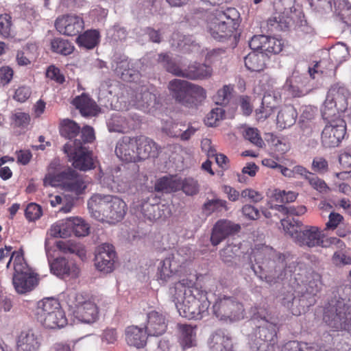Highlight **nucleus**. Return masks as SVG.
Masks as SVG:
<instances>
[{
    "label": "nucleus",
    "mask_w": 351,
    "mask_h": 351,
    "mask_svg": "<svg viewBox=\"0 0 351 351\" xmlns=\"http://www.w3.org/2000/svg\"><path fill=\"white\" fill-rule=\"evenodd\" d=\"M192 280L182 279L171 291L172 300L183 317L201 319L208 314L210 306L206 293L193 286Z\"/></svg>",
    "instance_id": "obj_1"
},
{
    "label": "nucleus",
    "mask_w": 351,
    "mask_h": 351,
    "mask_svg": "<svg viewBox=\"0 0 351 351\" xmlns=\"http://www.w3.org/2000/svg\"><path fill=\"white\" fill-rule=\"evenodd\" d=\"M88 208L96 219L115 223L124 217L127 205L117 196L95 194L88 201Z\"/></svg>",
    "instance_id": "obj_2"
},
{
    "label": "nucleus",
    "mask_w": 351,
    "mask_h": 351,
    "mask_svg": "<svg viewBox=\"0 0 351 351\" xmlns=\"http://www.w3.org/2000/svg\"><path fill=\"white\" fill-rule=\"evenodd\" d=\"M254 256L260 270L258 277L261 280L271 284L285 276L287 263L285 256L273 248L263 246L254 252Z\"/></svg>",
    "instance_id": "obj_3"
},
{
    "label": "nucleus",
    "mask_w": 351,
    "mask_h": 351,
    "mask_svg": "<svg viewBox=\"0 0 351 351\" xmlns=\"http://www.w3.org/2000/svg\"><path fill=\"white\" fill-rule=\"evenodd\" d=\"M239 13L234 8L216 10L207 17V27L212 37L221 42L231 38L236 40Z\"/></svg>",
    "instance_id": "obj_4"
},
{
    "label": "nucleus",
    "mask_w": 351,
    "mask_h": 351,
    "mask_svg": "<svg viewBox=\"0 0 351 351\" xmlns=\"http://www.w3.org/2000/svg\"><path fill=\"white\" fill-rule=\"evenodd\" d=\"M57 165L58 163L56 161L50 163L48 173L43 179L44 186H60L64 191L71 192L75 195L82 194L86 188V184L82 177L70 167L54 174V170Z\"/></svg>",
    "instance_id": "obj_5"
},
{
    "label": "nucleus",
    "mask_w": 351,
    "mask_h": 351,
    "mask_svg": "<svg viewBox=\"0 0 351 351\" xmlns=\"http://www.w3.org/2000/svg\"><path fill=\"white\" fill-rule=\"evenodd\" d=\"M324 320L334 330L351 332V305L342 299L331 300L325 308Z\"/></svg>",
    "instance_id": "obj_6"
},
{
    "label": "nucleus",
    "mask_w": 351,
    "mask_h": 351,
    "mask_svg": "<svg viewBox=\"0 0 351 351\" xmlns=\"http://www.w3.org/2000/svg\"><path fill=\"white\" fill-rule=\"evenodd\" d=\"M14 259V272L12 277V283L17 293L23 294L32 291L36 285V277L29 271L27 264L24 261L23 251L12 252L6 267L8 268L12 260Z\"/></svg>",
    "instance_id": "obj_7"
},
{
    "label": "nucleus",
    "mask_w": 351,
    "mask_h": 351,
    "mask_svg": "<svg viewBox=\"0 0 351 351\" xmlns=\"http://www.w3.org/2000/svg\"><path fill=\"white\" fill-rule=\"evenodd\" d=\"M36 316L38 320L48 328H62L67 323L60 303L53 298H45L38 302Z\"/></svg>",
    "instance_id": "obj_8"
},
{
    "label": "nucleus",
    "mask_w": 351,
    "mask_h": 351,
    "mask_svg": "<svg viewBox=\"0 0 351 351\" xmlns=\"http://www.w3.org/2000/svg\"><path fill=\"white\" fill-rule=\"evenodd\" d=\"M348 90L343 86L334 84L329 89L322 109L324 119L339 117V114L344 112L348 106Z\"/></svg>",
    "instance_id": "obj_9"
},
{
    "label": "nucleus",
    "mask_w": 351,
    "mask_h": 351,
    "mask_svg": "<svg viewBox=\"0 0 351 351\" xmlns=\"http://www.w3.org/2000/svg\"><path fill=\"white\" fill-rule=\"evenodd\" d=\"M213 315L220 321L232 323L243 318V306L234 298H217L212 307Z\"/></svg>",
    "instance_id": "obj_10"
},
{
    "label": "nucleus",
    "mask_w": 351,
    "mask_h": 351,
    "mask_svg": "<svg viewBox=\"0 0 351 351\" xmlns=\"http://www.w3.org/2000/svg\"><path fill=\"white\" fill-rule=\"evenodd\" d=\"M275 13L267 20L268 29L273 32L286 30L294 21L295 9L293 0H278L274 3Z\"/></svg>",
    "instance_id": "obj_11"
},
{
    "label": "nucleus",
    "mask_w": 351,
    "mask_h": 351,
    "mask_svg": "<svg viewBox=\"0 0 351 351\" xmlns=\"http://www.w3.org/2000/svg\"><path fill=\"white\" fill-rule=\"evenodd\" d=\"M192 258V252L189 247L184 246L172 251L158 268L160 279L166 280L172 274L179 272L182 266Z\"/></svg>",
    "instance_id": "obj_12"
},
{
    "label": "nucleus",
    "mask_w": 351,
    "mask_h": 351,
    "mask_svg": "<svg viewBox=\"0 0 351 351\" xmlns=\"http://www.w3.org/2000/svg\"><path fill=\"white\" fill-rule=\"evenodd\" d=\"M63 150L69 157L72 158L73 166L81 171H87L93 167L91 152L81 142V139L68 142L63 147Z\"/></svg>",
    "instance_id": "obj_13"
},
{
    "label": "nucleus",
    "mask_w": 351,
    "mask_h": 351,
    "mask_svg": "<svg viewBox=\"0 0 351 351\" xmlns=\"http://www.w3.org/2000/svg\"><path fill=\"white\" fill-rule=\"evenodd\" d=\"M328 121L322 133V143L326 147H337L346 134V125L339 117L326 119Z\"/></svg>",
    "instance_id": "obj_14"
},
{
    "label": "nucleus",
    "mask_w": 351,
    "mask_h": 351,
    "mask_svg": "<svg viewBox=\"0 0 351 351\" xmlns=\"http://www.w3.org/2000/svg\"><path fill=\"white\" fill-rule=\"evenodd\" d=\"M60 132L62 136L69 140V142L81 139V142L86 144L92 142L95 138L94 131L91 127L85 126L80 130L77 123L70 119L62 121Z\"/></svg>",
    "instance_id": "obj_15"
},
{
    "label": "nucleus",
    "mask_w": 351,
    "mask_h": 351,
    "mask_svg": "<svg viewBox=\"0 0 351 351\" xmlns=\"http://www.w3.org/2000/svg\"><path fill=\"white\" fill-rule=\"evenodd\" d=\"M323 231L317 226H302L297 233L294 241L300 246L314 247H327L324 241Z\"/></svg>",
    "instance_id": "obj_16"
},
{
    "label": "nucleus",
    "mask_w": 351,
    "mask_h": 351,
    "mask_svg": "<svg viewBox=\"0 0 351 351\" xmlns=\"http://www.w3.org/2000/svg\"><path fill=\"white\" fill-rule=\"evenodd\" d=\"M116 252L114 247L108 243H103L95 250V265L104 273L108 274L114 269Z\"/></svg>",
    "instance_id": "obj_17"
},
{
    "label": "nucleus",
    "mask_w": 351,
    "mask_h": 351,
    "mask_svg": "<svg viewBox=\"0 0 351 351\" xmlns=\"http://www.w3.org/2000/svg\"><path fill=\"white\" fill-rule=\"evenodd\" d=\"M89 227L80 218H69L62 222L59 226L54 227V237L66 238L73 232L77 237H84L88 234Z\"/></svg>",
    "instance_id": "obj_18"
},
{
    "label": "nucleus",
    "mask_w": 351,
    "mask_h": 351,
    "mask_svg": "<svg viewBox=\"0 0 351 351\" xmlns=\"http://www.w3.org/2000/svg\"><path fill=\"white\" fill-rule=\"evenodd\" d=\"M240 230L241 226L239 224L226 219L219 220L212 229L210 242L213 245L216 246L227 237L238 233Z\"/></svg>",
    "instance_id": "obj_19"
},
{
    "label": "nucleus",
    "mask_w": 351,
    "mask_h": 351,
    "mask_svg": "<svg viewBox=\"0 0 351 351\" xmlns=\"http://www.w3.org/2000/svg\"><path fill=\"white\" fill-rule=\"evenodd\" d=\"M55 27L60 34L73 36L83 30L84 21L78 16L63 15L56 20Z\"/></svg>",
    "instance_id": "obj_20"
},
{
    "label": "nucleus",
    "mask_w": 351,
    "mask_h": 351,
    "mask_svg": "<svg viewBox=\"0 0 351 351\" xmlns=\"http://www.w3.org/2000/svg\"><path fill=\"white\" fill-rule=\"evenodd\" d=\"M154 92V88H149L147 86L138 87L132 99L133 105L142 110L154 108L158 104L157 96Z\"/></svg>",
    "instance_id": "obj_21"
},
{
    "label": "nucleus",
    "mask_w": 351,
    "mask_h": 351,
    "mask_svg": "<svg viewBox=\"0 0 351 351\" xmlns=\"http://www.w3.org/2000/svg\"><path fill=\"white\" fill-rule=\"evenodd\" d=\"M49 267L51 272L61 278H77L80 274L76 264L64 257H57L52 261H49Z\"/></svg>",
    "instance_id": "obj_22"
},
{
    "label": "nucleus",
    "mask_w": 351,
    "mask_h": 351,
    "mask_svg": "<svg viewBox=\"0 0 351 351\" xmlns=\"http://www.w3.org/2000/svg\"><path fill=\"white\" fill-rule=\"evenodd\" d=\"M136 137H123L117 144L115 154L121 160L136 162Z\"/></svg>",
    "instance_id": "obj_23"
},
{
    "label": "nucleus",
    "mask_w": 351,
    "mask_h": 351,
    "mask_svg": "<svg viewBox=\"0 0 351 351\" xmlns=\"http://www.w3.org/2000/svg\"><path fill=\"white\" fill-rule=\"evenodd\" d=\"M41 344L40 335L32 329L23 330L16 339L17 351H38Z\"/></svg>",
    "instance_id": "obj_24"
},
{
    "label": "nucleus",
    "mask_w": 351,
    "mask_h": 351,
    "mask_svg": "<svg viewBox=\"0 0 351 351\" xmlns=\"http://www.w3.org/2000/svg\"><path fill=\"white\" fill-rule=\"evenodd\" d=\"M167 87L176 101L186 107L190 82L186 80L174 79L169 82Z\"/></svg>",
    "instance_id": "obj_25"
},
{
    "label": "nucleus",
    "mask_w": 351,
    "mask_h": 351,
    "mask_svg": "<svg viewBox=\"0 0 351 351\" xmlns=\"http://www.w3.org/2000/svg\"><path fill=\"white\" fill-rule=\"evenodd\" d=\"M175 75L188 78L189 80H199L209 77L212 74V69L206 64H193L189 65L184 70H172Z\"/></svg>",
    "instance_id": "obj_26"
},
{
    "label": "nucleus",
    "mask_w": 351,
    "mask_h": 351,
    "mask_svg": "<svg viewBox=\"0 0 351 351\" xmlns=\"http://www.w3.org/2000/svg\"><path fill=\"white\" fill-rule=\"evenodd\" d=\"M167 329L166 317L162 313L152 311L147 314V324L145 331L148 335H162Z\"/></svg>",
    "instance_id": "obj_27"
},
{
    "label": "nucleus",
    "mask_w": 351,
    "mask_h": 351,
    "mask_svg": "<svg viewBox=\"0 0 351 351\" xmlns=\"http://www.w3.org/2000/svg\"><path fill=\"white\" fill-rule=\"evenodd\" d=\"M136 162L155 157L158 154L156 144L152 139L143 136L136 137Z\"/></svg>",
    "instance_id": "obj_28"
},
{
    "label": "nucleus",
    "mask_w": 351,
    "mask_h": 351,
    "mask_svg": "<svg viewBox=\"0 0 351 351\" xmlns=\"http://www.w3.org/2000/svg\"><path fill=\"white\" fill-rule=\"evenodd\" d=\"M259 325L255 332L251 335L250 339H261L263 341H274L276 339V325L269 322L265 317L258 320Z\"/></svg>",
    "instance_id": "obj_29"
},
{
    "label": "nucleus",
    "mask_w": 351,
    "mask_h": 351,
    "mask_svg": "<svg viewBox=\"0 0 351 351\" xmlns=\"http://www.w3.org/2000/svg\"><path fill=\"white\" fill-rule=\"evenodd\" d=\"M328 241L330 244L337 245L339 248L332 256L331 262L332 265L337 267L351 265V251L343 249L345 247L344 243L336 237H330Z\"/></svg>",
    "instance_id": "obj_30"
},
{
    "label": "nucleus",
    "mask_w": 351,
    "mask_h": 351,
    "mask_svg": "<svg viewBox=\"0 0 351 351\" xmlns=\"http://www.w3.org/2000/svg\"><path fill=\"white\" fill-rule=\"evenodd\" d=\"M280 300L282 305L294 315H300L305 311L306 306L304 299L302 296L300 298H296L291 291L282 293L280 296Z\"/></svg>",
    "instance_id": "obj_31"
},
{
    "label": "nucleus",
    "mask_w": 351,
    "mask_h": 351,
    "mask_svg": "<svg viewBox=\"0 0 351 351\" xmlns=\"http://www.w3.org/2000/svg\"><path fill=\"white\" fill-rule=\"evenodd\" d=\"M125 333L128 345L136 348H143L146 345L147 333L143 328L136 326H130L126 328Z\"/></svg>",
    "instance_id": "obj_32"
},
{
    "label": "nucleus",
    "mask_w": 351,
    "mask_h": 351,
    "mask_svg": "<svg viewBox=\"0 0 351 351\" xmlns=\"http://www.w3.org/2000/svg\"><path fill=\"white\" fill-rule=\"evenodd\" d=\"M77 318L82 322L91 324L98 317V309L96 304L91 301H85L78 305L75 311Z\"/></svg>",
    "instance_id": "obj_33"
},
{
    "label": "nucleus",
    "mask_w": 351,
    "mask_h": 351,
    "mask_svg": "<svg viewBox=\"0 0 351 351\" xmlns=\"http://www.w3.org/2000/svg\"><path fill=\"white\" fill-rule=\"evenodd\" d=\"M73 104L84 117L95 116L99 111L95 102L85 94L76 97L73 101Z\"/></svg>",
    "instance_id": "obj_34"
},
{
    "label": "nucleus",
    "mask_w": 351,
    "mask_h": 351,
    "mask_svg": "<svg viewBox=\"0 0 351 351\" xmlns=\"http://www.w3.org/2000/svg\"><path fill=\"white\" fill-rule=\"evenodd\" d=\"M209 346L211 351H232L233 345L230 337L222 330H217L210 338Z\"/></svg>",
    "instance_id": "obj_35"
},
{
    "label": "nucleus",
    "mask_w": 351,
    "mask_h": 351,
    "mask_svg": "<svg viewBox=\"0 0 351 351\" xmlns=\"http://www.w3.org/2000/svg\"><path fill=\"white\" fill-rule=\"evenodd\" d=\"M304 287L305 291L302 292V297L304 299L306 306H309L315 303L314 296L321 290L320 276L318 274H313Z\"/></svg>",
    "instance_id": "obj_36"
},
{
    "label": "nucleus",
    "mask_w": 351,
    "mask_h": 351,
    "mask_svg": "<svg viewBox=\"0 0 351 351\" xmlns=\"http://www.w3.org/2000/svg\"><path fill=\"white\" fill-rule=\"evenodd\" d=\"M297 117L298 113L293 106H285L278 113L276 119L277 127L280 130L291 127L295 124Z\"/></svg>",
    "instance_id": "obj_37"
},
{
    "label": "nucleus",
    "mask_w": 351,
    "mask_h": 351,
    "mask_svg": "<svg viewBox=\"0 0 351 351\" xmlns=\"http://www.w3.org/2000/svg\"><path fill=\"white\" fill-rule=\"evenodd\" d=\"M180 332V344L183 349L189 348L196 345V326L189 324H179Z\"/></svg>",
    "instance_id": "obj_38"
},
{
    "label": "nucleus",
    "mask_w": 351,
    "mask_h": 351,
    "mask_svg": "<svg viewBox=\"0 0 351 351\" xmlns=\"http://www.w3.org/2000/svg\"><path fill=\"white\" fill-rule=\"evenodd\" d=\"M206 97V91L203 87L190 82L186 107L193 108L197 106Z\"/></svg>",
    "instance_id": "obj_39"
},
{
    "label": "nucleus",
    "mask_w": 351,
    "mask_h": 351,
    "mask_svg": "<svg viewBox=\"0 0 351 351\" xmlns=\"http://www.w3.org/2000/svg\"><path fill=\"white\" fill-rule=\"evenodd\" d=\"M245 65L251 71L259 72L265 68V55L263 53H250L245 57Z\"/></svg>",
    "instance_id": "obj_40"
},
{
    "label": "nucleus",
    "mask_w": 351,
    "mask_h": 351,
    "mask_svg": "<svg viewBox=\"0 0 351 351\" xmlns=\"http://www.w3.org/2000/svg\"><path fill=\"white\" fill-rule=\"evenodd\" d=\"M99 40V33L97 30H88L77 38V43L86 49H91L97 46Z\"/></svg>",
    "instance_id": "obj_41"
},
{
    "label": "nucleus",
    "mask_w": 351,
    "mask_h": 351,
    "mask_svg": "<svg viewBox=\"0 0 351 351\" xmlns=\"http://www.w3.org/2000/svg\"><path fill=\"white\" fill-rule=\"evenodd\" d=\"M154 189L157 192L171 193L179 190L180 183L177 179L163 177L156 181Z\"/></svg>",
    "instance_id": "obj_42"
},
{
    "label": "nucleus",
    "mask_w": 351,
    "mask_h": 351,
    "mask_svg": "<svg viewBox=\"0 0 351 351\" xmlns=\"http://www.w3.org/2000/svg\"><path fill=\"white\" fill-rule=\"evenodd\" d=\"M278 104V96L272 92H267L265 93L262 99V107L260 109L259 113H265V115H261L258 119H265L276 107Z\"/></svg>",
    "instance_id": "obj_43"
},
{
    "label": "nucleus",
    "mask_w": 351,
    "mask_h": 351,
    "mask_svg": "<svg viewBox=\"0 0 351 351\" xmlns=\"http://www.w3.org/2000/svg\"><path fill=\"white\" fill-rule=\"evenodd\" d=\"M110 132L123 133L129 128L126 119L119 113H114L107 122Z\"/></svg>",
    "instance_id": "obj_44"
},
{
    "label": "nucleus",
    "mask_w": 351,
    "mask_h": 351,
    "mask_svg": "<svg viewBox=\"0 0 351 351\" xmlns=\"http://www.w3.org/2000/svg\"><path fill=\"white\" fill-rule=\"evenodd\" d=\"M51 48L53 51L64 56L70 55L74 49L71 43L61 38H56L52 40Z\"/></svg>",
    "instance_id": "obj_45"
},
{
    "label": "nucleus",
    "mask_w": 351,
    "mask_h": 351,
    "mask_svg": "<svg viewBox=\"0 0 351 351\" xmlns=\"http://www.w3.org/2000/svg\"><path fill=\"white\" fill-rule=\"evenodd\" d=\"M281 225L286 233L289 234L294 240L297 233L300 231L303 224L301 221L287 217V219H281Z\"/></svg>",
    "instance_id": "obj_46"
},
{
    "label": "nucleus",
    "mask_w": 351,
    "mask_h": 351,
    "mask_svg": "<svg viewBox=\"0 0 351 351\" xmlns=\"http://www.w3.org/2000/svg\"><path fill=\"white\" fill-rule=\"evenodd\" d=\"M240 251V246L237 244H228L220 252L221 260L226 264L232 265Z\"/></svg>",
    "instance_id": "obj_47"
},
{
    "label": "nucleus",
    "mask_w": 351,
    "mask_h": 351,
    "mask_svg": "<svg viewBox=\"0 0 351 351\" xmlns=\"http://www.w3.org/2000/svg\"><path fill=\"white\" fill-rule=\"evenodd\" d=\"M276 339L263 341L261 339H250V346L252 351H275Z\"/></svg>",
    "instance_id": "obj_48"
},
{
    "label": "nucleus",
    "mask_w": 351,
    "mask_h": 351,
    "mask_svg": "<svg viewBox=\"0 0 351 351\" xmlns=\"http://www.w3.org/2000/svg\"><path fill=\"white\" fill-rule=\"evenodd\" d=\"M107 36L114 41H123L126 39L128 32L124 27L116 24L108 29Z\"/></svg>",
    "instance_id": "obj_49"
},
{
    "label": "nucleus",
    "mask_w": 351,
    "mask_h": 351,
    "mask_svg": "<svg viewBox=\"0 0 351 351\" xmlns=\"http://www.w3.org/2000/svg\"><path fill=\"white\" fill-rule=\"evenodd\" d=\"M158 209V204H154L145 202L143 203L141 206V212L143 216L150 221L160 219Z\"/></svg>",
    "instance_id": "obj_50"
},
{
    "label": "nucleus",
    "mask_w": 351,
    "mask_h": 351,
    "mask_svg": "<svg viewBox=\"0 0 351 351\" xmlns=\"http://www.w3.org/2000/svg\"><path fill=\"white\" fill-rule=\"evenodd\" d=\"M245 139L249 141L251 143L258 147H263L265 145L263 140L261 137L258 130L254 128H247L243 132Z\"/></svg>",
    "instance_id": "obj_51"
},
{
    "label": "nucleus",
    "mask_w": 351,
    "mask_h": 351,
    "mask_svg": "<svg viewBox=\"0 0 351 351\" xmlns=\"http://www.w3.org/2000/svg\"><path fill=\"white\" fill-rule=\"evenodd\" d=\"M180 189L187 195H193L199 191L197 182L193 178H186L184 180H178Z\"/></svg>",
    "instance_id": "obj_52"
},
{
    "label": "nucleus",
    "mask_w": 351,
    "mask_h": 351,
    "mask_svg": "<svg viewBox=\"0 0 351 351\" xmlns=\"http://www.w3.org/2000/svg\"><path fill=\"white\" fill-rule=\"evenodd\" d=\"M267 40V36L265 35L254 36L249 42L250 47L254 51L261 50V53L264 51H269V47L265 46V42Z\"/></svg>",
    "instance_id": "obj_53"
},
{
    "label": "nucleus",
    "mask_w": 351,
    "mask_h": 351,
    "mask_svg": "<svg viewBox=\"0 0 351 351\" xmlns=\"http://www.w3.org/2000/svg\"><path fill=\"white\" fill-rule=\"evenodd\" d=\"M12 17L8 14L0 15V35L3 38H8L11 34Z\"/></svg>",
    "instance_id": "obj_54"
},
{
    "label": "nucleus",
    "mask_w": 351,
    "mask_h": 351,
    "mask_svg": "<svg viewBox=\"0 0 351 351\" xmlns=\"http://www.w3.org/2000/svg\"><path fill=\"white\" fill-rule=\"evenodd\" d=\"M204 208L209 213L215 211H221L222 209L228 210L226 201L220 199H213L208 200L204 204Z\"/></svg>",
    "instance_id": "obj_55"
},
{
    "label": "nucleus",
    "mask_w": 351,
    "mask_h": 351,
    "mask_svg": "<svg viewBox=\"0 0 351 351\" xmlns=\"http://www.w3.org/2000/svg\"><path fill=\"white\" fill-rule=\"evenodd\" d=\"M348 56V51L344 45L337 46L332 48L330 52V58L334 60L337 64L346 60Z\"/></svg>",
    "instance_id": "obj_56"
},
{
    "label": "nucleus",
    "mask_w": 351,
    "mask_h": 351,
    "mask_svg": "<svg viewBox=\"0 0 351 351\" xmlns=\"http://www.w3.org/2000/svg\"><path fill=\"white\" fill-rule=\"evenodd\" d=\"M225 114V110L220 107L213 109L207 115L205 120L206 124L208 126H214L217 122L222 119Z\"/></svg>",
    "instance_id": "obj_57"
},
{
    "label": "nucleus",
    "mask_w": 351,
    "mask_h": 351,
    "mask_svg": "<svg viewBox=\"0 0 351 351\" xmlns=\"http://www.w3.org/2000/svg\"><path fill=\"white\" fill-rule=\"evenodd\" d=\"M307 180L310 185L315 190L320 193H327L329 190L328 186L324 180L320 179L313 173H311L310 176L307 178Z\"/></svg>",
    "instance_id": "obj_58"
},
{
    "label": "nucleus",
    "mask_w": 351,
    "mask_h": 351,
    "mask_svg": "<svg viewBox=\"0 0 351 351\" xmlns=\"http://www.w3.org/2000/svg\"><path fill=\"white\" fill-rule=\"evenodd\" d=\"M232 88L226 85L219 90L216 96V104L218 105H226L228 103L231 96Z\"/></svg>",
    "instance_id": "obj_59"
},
{
    "label": "nucleus",
    "mask_w": 351,
    "mask_h": 351,
    "mask_svg": "<svg viewBox=\"0 0 351 351\" xmlns=\"http://www.w3.org/2000/svg\"><path fill=\"white\" fill-rule=\"evenodd\" d=\"M25 215L29 221L38 219L42 215L41 207L36 204L31 203L27 205L25 210Z\"/></svg>",
    "instance_id": "obj_60"
},
{
    "label": "nucleus",
    "mask_w": 351,
    "mask_h": 351,
    "mask_svg": "<svg viewBox=\"0 0 351 351\" xmlns=\"http://www.w3.org/2000/svg\"><path fill=\"white\" fill-rule=\"evenodd\" d=\"M274 196L276 200L280 203H289L295 201L297 194L292 191L287 193L285 191L275 190Z\"/></svg>",
    "instance_id": "obj_61"
},
{
    "label": "nucleus",
    "mask_w": 351,
    "mask_h": 351,
    "mask_svg": "<svg viewBox=\"0 0 351 351\" xmlns=\"http://www.w3.org/2000/svg\"><path fill=\"white\" fill-rule=\"evenodd\" d=\"M158 62L161 63L166 70L175 75V72L171 70L181 69L176 65L167 53H160L158 56Z\"/></svg>",
    "instance_id": "obj_62"
},
{
    "label": "nucleus",
    "mask_w": 351,
    "mask_h": 351,
    "mask_svg": "<svg viewBox=\"0 0 351 351\" xmlns=\"http://www.w3.org/2000/svg\"><path fill=\"white\" fill-rule=\"evenodd\" d=\"M115 64V66L112 64V68H114V71L119 75H121L122 78H123V76L125 75H128L129 73L128 72H130L128 69L131 64V62L128 61V58H123L119 61H117Z\"/></svg>",
    "instance_id": "obj_63"
},
{
    "label": "nucleus",
    "mask_w": 351,
    "mask_h": 351,
    "mask_svg": "<svg viewBox=\"0 0 351 351\" xmlns=\"http://www.w3.org/2000/svg\"><path fill=\"white\" fill-rule=\"evenodd\" d=\"M311 6L320 12L332 10L331 0H311Z\"/></svg>",
    "instance_id": "obj_64"
}]
</instances>
